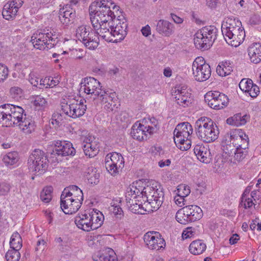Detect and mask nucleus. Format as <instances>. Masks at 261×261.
Returning a JSON list of instances; mask_svg holds the SVG:
<instances>
[{
    "mask_svg": "<svg viewBox=\"0 0 261 261\" xmlns=\"http://www.w3.org/2000/svg\"><path fill=\"white\" fill-rule=\"evenodd\" d=\"M172 94L175 97L176 96L182 97L190 93L188 92L186 86H178L175 87L174 90H172Z\"/></svg>",
    "mask_w": 261,
    "mask_h": 261,
    "instance_id": "obj_47",
    "label": "nucleus"
},
{
    "mask_svg": "<svg viewBox=\"0 0 261 261\" xmlns=\"http://www.w3.org/2000/svg\"><path fill=\"white\" fill-rule=\"evenodd\" d=\"M48 163V160L46 153L39 149H35L28 159L29 169L36 173H44L47 169Z\"/></svg>",
    "mask_w": 261,
    "mask_h": 261,
    "instance_id": "obj_9",
    "label": "nucleus"
},
{
    "mask_svg": "<svg viewBox=\"0 0 261 261\" xmlns=\"http://www.w3.org/2000/svg\"><path fill=\"white\" fill-rule=\"evenodd\" d=\"M124 161L120 153L114 152L108 154L105 159L106 168L112 175H115L124 167Z\"/></svg>",
    "mask_w": 261,
    "mask_h": 261,
    "instance_id": "obj_14",
    "label": "nucleus"
},
{
    "mask_svg": "<svg viewBox=\"0 0 261 261\" xmlns=\"http://www.w3.org/2000/svg\"><path fill=\"white\" fill-rule=\"evenodd\" d=\"M31 41L37 49L43 50L54 47L58 42V36L53 29L37 31L31 37Z\"/></svg>",
    "mask_w": 261,
    "mask_h": 261,
    "instance_id": "obj_4",
    "label": "nucleus"
},
{
    "mask_svg": "<svg viewBox=\"0 0 261 261\" xmlns=\"http://www.w3.org/2000/svg\"><path fill=\"white\" fill-rule=\"evenodd\" d=\"M259 93V87L255 84H253L252 83L251 84V86L250 87V89L248 92L249 95L253 98L256 97Z\"/></svg>",
    "mask_w": 261,
    "mask_h": 261,
    "instance_id": "obj_59",
    "label": "nucleus"
},
{
    "mask_svg": "<svg viewBox=\"0 0 261 261\" xmlns=\"http://www.w3.org/2000/svg\"><path fill=\"white\" fill-rule=\"evenodd\" d=\"M194 151L198 159L204 163H209L212 160V154L207 144H197L194 149Z\"/></svg>",
    "mask_w": 261,
    "mask_h": 261,
    "instance_id": "obj_24",
    "label": "nucleus"
},
{
    "mask_svg": "<svg viewBox=\"0 0 261 261\" xmlns=\"http://www.w3.org/2000/svg\"><path fill=\"white\" fill-rule=\"evenodd\" d=\"M206 249V244L201 240H196L191 243L189 247L190 252L193 255L203 253Z\"/></svg>",
    "mask_w": 261,
    "mask_h": 261,
    "instance_id": "obj_31",
    "label": "nucleus"
},
{
    "mask_svg": "<svg viewBox=\"0 0 261 261\" xmlns=\"http://www.w3.org/2000/svg\"><path fill=\"white\" fill-rule=\"evenodd\" d=\"M103 236H88L87 237V240L89 242V245L92 246L94 245H95L96 246H98L97 244L99 243V244L100 245L101 241L103 240Z\"/></svg>",
    "mask_w": 261,
    "mask_h": 261,
    "instance_id": "obj_56",
    "label": "nucleus"
},
{
    "mask_svg": "<svg viewBox=\"0 0 261 261\" xmlns=\"http://www.w3.org/2000/svg\"><path fill=\"white\" fill-rule=\"evenodd\" d=\"M192 125L184 122L176 125L174 130V141L177 147L181 150H187L191 146Z\"/></svg>",
    "mask_w": 261,
    "mask_h": 261,
    "instance_id": "obj_7",
    "label": "nucleus"
},
{
    "mask_svg": "<svg viewBox=\"0 0 261 261\" xmlns=\"http://www.w3.org/2000/svg\"><path fill=\"white\" fill-rule=\"evenodd\" d=\"M238 145H235L232 143V142L223 137L221 142L222 149L223 152L227 155L228 156H233L235 152L237 151Z\"/></svg>",
    "mask_w": 261,
    "mask_h": 261,
    "instance_id": "obj_32",
    "label": "nucleus"
},
{
    "mask_svg": "<svg viewBox=\"0 0 261 261\" xmlns=\"http://www.w3.org/2000/svg\"><path fill=\"white\" fill-rule=\"evenodd\" d=\"M76 38L89 49L96 48L99 42L97 32L89 26L81 25L76 29Z\"/></svg>",
    "mask_w": 261,
    "mask_h": 261,
    "instance_id": "obj_8",
    "label": "nucleus"
},
{
    "mask_svg": "<svg viewBox=\"0 0 261 261\" xmlns=\"http://www.w3.org/2000/svg\"><path fill=\"white\" fill-rule=\"evenodd\" d=\"M222 33L229 45L239 46L244 40L245 32L241 22L234 17H227L221 25Z\"/></svg>",
    "mask_w": 261,
    "mask_h": 261,
    "instance_id": "obj_2",
    "label": "nucleus"
},
{
    "mask_svg": "<svg viewBox=\"0 0 261 261\" xmlns=\"http://www.w3.org/2000/svg\"><path fill=\"white\" fill-rule=\"evenodd\" d=\"M154 133V127L152 126H145L137 122L133 125L130 134L134 139L142 141L147 139L148 134L150 135Z\"/></svg>",
    "mask_w": 261,
    "mask_h": 261,
    "instance_id": "obj_18",
    "label": "nucleus"
},
{
    "mask_svg": "<svg viewBox=\"0 0 261 261\" xmlns=\"http://www.w3.org/2000/svg\"><path fill=\"white\" fill-rule=\"evenodd\" d=\"M218 29L214 25L202 28L195 35L194 44L196 48L202 50L209 49L217 39Z\"/></svg>",
    "mask_w": 261,
    "mask_h": 261,
    "instance_id": "obj_5",
    "label": "nucleus"
},
{
    "mask_svg": "<svg viewBox=\"0 0 261 261\" xmlns=\"http://www.w3.org/2000/svg\"><path fill=\"white\" fill-rule=\"evenodd\" d=\"M100 17L99 16H97L96 13H92V15H90V20L92 25L94 28L93 30H98L100 23L103 22L102 20H100Z\"/></svg>",
    "mask_w": 261,
    "mask_h": 261,
    "instance_id": "obj_54",
    "label": "nucleus"
},
{
    "mask_svg": "<svg viewBox=\"0 0 261 261\" xmlns=\"http://www.w3.org/2000/svg\"><path fill=\"white\" fill-rule=\"evenodd\" d=\"M53 188L51 186L44 188L40 193V199L45 203H48L52 199Z\"/></svg>",
    "mask_w": 261,
    "mask_h": 261,
    "instance_id": "obj_43",
    "label": "nucleus"
},
{
    "mask_svg": "<svg viewBox=\"0 0 261 261\" xmlns=\"http://www.w3.org/2000/svg\"><path fill=\"white\" fill-rule=\"evenodd\" d=\"M19 160L18 154L17 152H10L4 156L3 161L7 167H11L15 165Z\"/></svg>",
    "mask_w": 261,
    "mask_h": 261,
    "instance_id": "obj_38",
    "label": "nucleus"
},
{
    "mask_svg": "<svg viewBox=\"0 0 261 261\" xmlns=\"http://www.w3.org/2000/svg\"><path fill=\"white\" fill-rule=\"evenodd\" d=\"M190 95L191 93L189 94L188 95H185L182 97H180V96H176L175 98L176 99V101L178 105L188 106L191 101Z\"/></svg>",
    "mask_w": 261,
    "mask_h": 261,
    "instance_id": "obj_55",
    "label": "nucleus"
},
{
    "mask_svg": "<svg viewBox=\"0 0 261 261\" xmlns=\"http://www.w3.org/2000/svg\"><path fill=\"white\" fill-rule=\"evenodd\" d=\"M144 196H142V202H147L154 210H158L162 205L164 193L162 189H155L152 187L147 186L144 188Z\"/></svg>",
    "mask_w": 261,
    "mask_h": 261,
    "instance_id": "obj_10",
    "label": "nucleus"
},
{
    "mask_svg": "<svg viewBox=\"0 0 261 261\" xmlns=\"http://www.w3.org/2000/svg\"><path fill=\"white\" fill-rule=\"evenodd\" d=\"M247 51L250 60L252 63L257 64L261 61V44L254 43L251 44L248 48Z\"/></svg>",
    "mask_w": 261,
    "mask_h": 261,
    "instance_id": "obj_28",
    "label": "nucleus"
},
{
    "mask_svg": "<svg viewBox=\"0 0 261 261\" xmlns=\"http://www.w3.org/2000/svg\"><path fill=\"white\" fill-rule=\"evenodd\" d=\"M92 258L93 261H118L116 252L109 247L94 253Z\"/></svg>",
    "mask_w": 261,
    "mask_h": 261,
    "instance_id": "obj_22",
    "label": "nucleus"
},
{
    "mask_svg": "<svg viewBox=\"0 0 261 261\" xmlns=\"http://www.w3.org/2000/svg\"><path fill=\"white\" fill-rule=\"evenodd\" d=\"M126 201L127 203H130V205H136V207H140L142 203L141 199H137V196L133 195L131 193L127 191L125 195Z\"/></svg>",
    "mask_w": 261,
    "mask_h": 261,
    "instance_id": "obj_46",
    "label": "nucleus"
},
{
    "mask_svg": "<svg viewBox=\"0 0 261 261\" xmlns=\"http://www.w3.org/2000/svg\"><path fill=\"white\" fill-rule=\"evenodd\" d=\"M84 177L91 185H97L99 181V173H97L96 169L92 166L86 169Z\"/></svg>",
    "mask_w": 261,
    "mask_h": 261,
    "instance_id": "obj_30",
    "label": "nucleus"
},
{
    "mask_svg": "<svg viewBox=\"0 0 261 261\" xmlns=\"http://www.w3.org/2000/svg\"><path fill=\"white\" fill-rule=\"evenodd\" d=\"M75 18V12L69 4L65 5L59 10V20L62 24L65 25L73 23Z\"/></svg>",
    "mask_w": 261,
    "mask_h": 261,
    "instance_id": "obj_23",
    "label": "nucleus"
},
{
    "mask_svg": "<svg viewBox=\"0 0 261 261\" xmlns=\"http://www.w3.org/2000/svg\"><path fill=\"white\" fill-rule=\"evenodd\" d=\"M46 248V242L43 239H39L37 241L35 251L37 253L42 252Z\"/></svg>",
    "mask_w": 261,
    "mask_h": 261,
    "instance_id": "obj_58",
    "label": "nucleus"
},
{
    "mask_svg": "<svg viewBox=\"0 0 261 261\" xmlns=\"http://www.w3.org/2000/svg\"><path fill=\"white\" fill-rule=\"evenodd\" d=\"M193 75L198 82H204L208 80L211 75V68L202 57H198L192 64Z\"/></svg>",
    "mask_w": 261,
    "mask_h": 261,
    "instance_id": "obj_11",
    "label": "nucleus"
},
{
    "mask_svg": "<svg viewBox=\"0 0 261 261\" xmlns=\"http://www.w3.org/2000/svg\"><path fill=\"white\" fill-rule=\"evenodd\" d=\"M98 36H100L101 38L107 42H115L114 40L113 39L114 34L113 33V31H112V29H102L99 30V32H97Z\"/></svg>",
    "mask_w": 261,
    "mask_h": 261,
    "instance_id": "obj_42",
    "label": "nucleus"
},
{
    "mask_svg": "<svg viewBox=\"0 0 261 261\" xmlns=\"http://www.w3.org/2000/svg\"><path fill=\"white\" fill-rule=\"evenodd\" d=\"M63 195L69 196L71 199H73L75 201H79L82 203L83 201V193L82 191L77 186L71 185L68 187L65 188L63 191Z\"/></svg>",
    "mask_w": 261,
    "mask_h": 261,
    "instance_id": "obj_29",
    "label": "nucleus"
},
{
    "mask_svg": "<svg viewBox=\"0 0 261 261\" xmlns=\"http://www.w3.org/2000/svg\"><path fill=\"white\" fill-rule=\"evenodd\" d=\"M46 99L40 95H37L34 100V105L36 110H40L45 108L46 105Z\"/></svg>",
    "mask_w": 261,
    "mask_h": 261,
    "instance_id": "obj_48",
    "label": "nucleus"
},
{
    "mask_svg": "<svg viewBox=\"0 0 261 261\" xmlns=\"http://www.w3.org/2000/svg\"><path fill=\"white\" fill-rule=\"evenodd\" d=\"M232 70V66L229 61L222 62L216 68L217 73L221 76L229 75Z\"/></svg>",
    "mask_w": 261,
    "mask_h": 261,
    "instance_id": "obj_34",
    "label": "nucleus"
},
{
    "mask_svg": "<svg viewBox=\"0 0 261 261\" xmlns=\"http://www.w3.org/2000/svg\"><path fill=\"white\" fill-rule=\"evenodd\" d=\"M10 245L11 248L20 249L22 247V239L20 235L17 232H14L10 239Z\"/></svg>",
    "mask_w": 261,
    "mask_h": 261,
    "instance_id": "obj_39",
    "label": "nucleus"
},
{
    "mask_svg": "<svg viewBox=\"0 0 261 261\" xmlns=\"http://www.w3.org/2000/svg\"><path fill=\"white\" fill-rule=\"evenodd\" d=\"M183 211L182 208L179 209L176 213L175 218L178 223L182 224H186L191 221L189 219L188 216L186 215V213Z\"/></svg>",
    "mask_w": 261,
    "mask_h": 261,
    "instance_id": "obj_45",
    "label": "nucleus"
},
{
    "mask_svg": "<svg viewBox=\"0 0 261 261\" xmlns=\"http://www.w3.org/2000/svg\"><path fill=\"white\" fill-rule=\"evenodd\" d=\"M73 113L71 117L76 118L83 116L86 110L87 107L81 101L79 103L77 100H73Z\"/></svg>",
    "mask_w": 261,
    "mask_h": 261,
    "instance_id": "obj_36",
    "label": "nucleus"
},
{
    "mask_svg": "<svg viewBox=\"0 0 261 261\" xmlns=\"http://www.w3.org/2000/svg\"><path fill=\"white\" fill-rule=\"evenodd\" d=\"M133 257L129 253H124L117 257L118 261H133Z\"/></svg>",
    "mask_w": 261,
    "mask_h": 261,
    "instance_id": "obj_63",
    "label": "nucleus"
},
{
    "mask_svg": "<svg viewBox=\"0 0 261 261\" xmlns=\"http://www.w3.org/2000/svg\"><path fill=\"white\" fill-rule=\"evenodd\" d=\"M224 137L231 141L232 143L238 145V147L248 149L249 138L241 129H231L229 133L226 134Z\"/></svg>",
    "mask_w": 261,
    "mask_h": 261,
    "instance_id": "obj_17",
    "label": "nucleus"
},
{
    "mask_svg": "<svg viewBox=\"0 0 261 261\" xmlns=\"http://www.w3.org/2000/svg\"><path fill=\"white\" fill-rule=\"evenodd\" d=\"M127 191L131 193L133 195L137 196V199H141L142 200V196H144V193L143 192L144 189L142 191H140L136 187L132 186V187L130 186L127 188Z\"/></svg>",
    "mask_w": 261,
    "mask_h": 261,
    "instance_id": "obj_52",
    "label": "nucleus"
},
{
    "mask_svg": "<svg viewBox=\"0 0 261 261\" xmlns=\"http://www.w3.org/2000/svg\"><path fill=\"white\" fill-rule=\"evenodd\" d=\"M10 186L5 182H0V196L7 194L10 191Z\"/></svg>",
    "mask_w": 261,
    "mask_h": 261,
    "instance_id": "obj_60",
    "label": "nucleus"
},
{
    "mask_svg": "<svg viewBox=\"0 0 261 261\" xmlns=\"http://www.w3.org/2000/svg\"><path fill=\"white\" fill-rule=\"evenodd\" d=\"M75 224L78 228H83L85 225L87 227H92V224L91 223L90 215L84 214L81 216L76 217L75 218Z\"/></svg>",
    "mask_w": 261,
    "mask_h": 261,
    "instance_id": "obj_37",
    "label": "nucleus"
},
{
    "mask_svg": "<svg viewBox=\"0 0 261 261\" xmlns=\"http://www.w3.org/2000/svg\"><path fill=\"white\" fill-rule=\"evenodd\" d=\"M80 84V92L93 96L94 99L98 98L100 95L106 91L101 88L100 82L94 77H87L83 79Z\"/></svg>",
    "mask_w": 261,
    "mask_h": 261,
    "instance_id": "obj_12",
    "label": "nucleus"
},
{
    "mask_svg": "<svg viewBox=\"0 0 261 261\" xmlns=\"http://www.w3.org/2000/svg\"><path fill=\"white\" fill-rule=\"evenodd\" d=\"M252 82L251 79H243L240 82L239 86L242 91L248 93Z\"/></svg>",
    "mask_w": 261,
    "mask_h": 261,
    "instance_id": "obj_49",
    "label": "nucleus"
},
{
    "mask_svg": "<svg viewBox=\"0 0 261 261\" xmlns=\"http://www.w3.org/2000/svg\"><path fill=\"white\" fill-rule=\"evenodd\" d=\"M248 151L247 149H243L241 147H238L237 151L235 152L233 156L234 159L239 162L242 161L247 155Z\"/></svg>",
    "mask_w": 261,
    "mask_h": 261,
    "instance_id": "obj_51",
    "label": "nucleus"
},
{
    "mask_svg": "<svg viewBox=\"0 0 261 261\" xmlns=\"http://www.w3.org/2000/svg\"><path fill=\"white\" fill-rule=\"evenodd\" d=\"M19 249H12L9 250L5 255L7 261H19L20 258Z\"/></svg>",
    "mask_w": 261,
    "mask_h": 261,
    "instance_id": "obj_44",
    "label": "nucleus"
},
{
    "mask_svg": "<svg viewBox=\"0 0 261 261\" xmlns=\"http://www.w3.org/2000/svg\"><path fill=\"white\" fill-rule=\"evenodd\" d=\"M22 0H12L9 1L4 6L2 15L7 20L13 19L16 16L18 9L22 6Z\"/></svg>",
    "mask_w": 261,
    "mask_h": 261,
    "instance_id": "obj_20",
    "label": "nucleus"
},
{
    "mask_svg": "<svg viewBox=\"0 0 261 261\" xmlns=\"http://www.w3.org/2000/svg\"><path fill=\"white\" fill-rule=\"evenodd\" d=\"M205 102L210 107L215 110H220L226 107L229 99L227 96L219 91H209L204 96Z\"/></svg>",
    "mask_w": 261,
    "mask_h": 261,
    "instance_id": "obj_13",
    "label": "nucleus"
},
{
    "mask_svg": "<svg viewBox=\"0 0 261 261\" xmlns=\"http://www.w3.org/2000/svg\"><path fill=\"white\" fill-rule=\"evenodd\" d=\"M118 11L119 7L116 6L111 0H102L95 1L89 6V14L92 15V13H96L97 16L100 17L103 22L110 21L115 18L114 12L111 8Z\"/></svg>",
    "mask_w": 261,
    "mask_h": 261,
    "instance_id": "obj_6",
    "label": "nucleus"
},
{
    "mask_svg": "<svg viewBox=\"0 0 261 261\" xmlns=\"http://www.w3.org/2000/svg\"><path fill=\"white\" fill-rule=\"evenodd\" d=\"M61 208L66 214H72L76 213L81 206V202L75 201L67 195H61Z\"/></svg>",
    "mask_w": 261,
    "mask_h": 261,
    "instance_id": "obj_19",
    "label": "nucleus"
},
{
    "mask_svg": "<svg viewBox=\"0 0 261 261\" xmlns=\"http://www.w3.org/2000/svg\"><path fill=\"white\" fill-rule=\"evenodd\" d=\"M249 117L247 115L242 116L241 113H238L227 119L228 124L234 126H240L246 123Z\"/></svg>",
    "mask_w": 261,
    "mask_h": 261,
    "instance_id": "obj_33",
    "label": "nucleus"
},
{
    "mask_svg": "<svg viewBox=\"0 0 261 261\" xmlns=\"http://www.w3.org/2000/svg\"><path fill=\"white\" fill-rule=\"evenodd\" d=\"M185 197H181V195L177 194L174 198L175 204L179 207H182L187 204V201Z\"/></svg>",
    "mask_w": 261,
    "mask_h": 261,
    "instance_id": "obj_61",
    "label": "nucleus"
},
{
    "mask_svg": "<svg viewBox=\"0 0 261 261\" xmlns=\"http://www.w3.org/2000/svg\"><path fill=\"white\" fill-rule=\"evenodd\" d=\"M128 23L126 18L122 15L114 18L113 23L110 25L115 38L114 41L118 42L124 39L127 34Z\"/></svg>",
    "mask_w": 261,
    "mask_h": 261,
    "instance_id": "obj_15",
    "label": "nucleus"
},
{
    "mask_svg": "<svg viewBox=\"0 0 261 261\" xmlns=\"http://www.w3.org/2000/svg\"><path fill=\"white\" fill-rule=\"evenodd\" d=\"M96 146V144L95 143L93 144L92 142L90 141V139H86V144L83 146L85 155L88 156L89 158L95 156L98 151Z\"/></svg>",
    "mask_w": 261,
    "mask_h": 261,
    "instance_id": "obj_35",
    "label": "nucleus"
},
{
    "mask_svg": "<svg viewBox=\"0 0 261 261\" xmlns=\"http://www.w3.org/2000/svg\"><path fill=\"white\" fill-rule=\"evenodd\" d=\"M40 85L45 86L46 88H53L58 85L59 83V81L58 77L54 79L52 77H46L43 79H41L39 81Z\"/></svg>",
    "mask_w": 261,
    "mask_h": 261,
    "instance_id": "obj_41",
    "label": "nucleus"
},
{
    "mask_svg": "<svg viewBox=\"0 0 261 261\" xmlns=\"http://www.w3.org/2000/svg\"><path fill=\"white\" fill-rule=\"evenodd\" d=\"M23 109L18 106L6 103L0 106V124L6 126L18 125L26 133L30 134L34 128V122L23 117Z\"/></svg>",
    "mask_w": 261,
    "mask_h": 261,
    "instance_id": "obj_1",
    "label": "nucleus"
},
{
    "mask_svg": "<svg viewBox=\"0 0 261 261\" xmlns=\"http://www.w3.org/2000/svg\"><path fill=\"white\" fill-rule=\"evenodd\" d=\"M156 31L161 35L169 37L174 32V25L169 21L160 19L156 25Z\"/></svg>",
    "mask_w": 261,
    "mask_h": 261,
    "instance_id": "obj_26",
    "label": "nucleus"
},
{
    "mask_svg": "<svg viewBox=\"0 0 261 261\" xmlns=\"http://www.w3.org/2000/svg\"><path fill=\"white\" fill-rule=\"evenodd\" d=\"M91 221H92L91 224L94 228H99L101 227L103 223L104 216L101 213L98 214L96 213L90 216Z\"/></svg>",
    "mask_w": 261,
    "mask_h": 261,
    "instance_id": "obj_40",
    "label": "nucleus"
},
{
    "mask_svg": "<svg viewBox=\"0 0 261 261\" xmlns=\"http://www.w3.org/2000/svg\"><path fill=\"white\" fill-rule=\"evenodd\" d=\"M115 95L114 92L106 90L104 93L100 95L98 98L101 103L103 105L104 109L108 112H112L115 110L116 107L114 101Z\"/></svg>",
    "mask_w": 261,
    "mask_h": 261,
    "instance_id": "obj_25",
    "label": "nucleus"
},
{
    "mask_svg": "<svg viewBox=\"0 0 261 261\" xmlns=\"http://www.w3.org/2000/svg\"><path fill=\"white\" fill-rule=\"evenodd\" d=\"M198 235L196 229H184L182 232L181 237L183 240L193 239Z\"/></svg>",
    "mask_w": 261,
    "mask_h": 261,
    "instance_id": "obj_53",
    "label": "nucleus"
},
{
    "mask_svg": "<svg viewBox=\"0 0 261 261\" xmlns=\"http://www.w3.org/2000/svg\"><path fill=\"white\" fill-rule=\"evenodd\" d=\"M195 128L197 135L203 142H213L218 138L219 134L218 127L209 118L203 117L198 119L195 122Z\"/></svg>",
    "mask_w": 261,
    "mask_h": 261,
    "instance_id": "obj_3",
    "label": "nucleus"
},
{
    "mask_svg": "<svg viewBox=\"0 0 261 261\" xmlns=\"http://www.w3.org/2000/svg\"><path fill=\"white\" fill-rule=\"evenodd\" d=\"M55 149L53 153L62 156L74 155L75 149L72 144L69 141L57 140L55 141Z\"/></svg>",
    "mask_w": 261,
    "mask_h": 261,
    "instance_id": "obj_21",
    "label": "nucleus"
},
{
    "mask_svg": "<svg viewBox=\"0 0 261 261\" xmlns=\"http://www.w3.org/2000/svg\"><path fill=\"white\" fill-rule=\"evenodd\" d=\"M143 240L148 248L151 250H158L166 246L164 239L157 231H150L146 232L144 235Z\"/></svg>",
    "mask_w": 261,
    "mask_h": 261,
    "instance_id": "obj_16",
    "label": "nucleus"
},
{
    "mask_svg": "<svg viewBox=\"0 0 261 261\" xmlns=\"http://www.w3.org/2000/svg\"><path fill=\"white\" fill-rule=\"evenodd\" d=\"M70 101L61 103V110L66 115L69 117Z\"/></svg>",
    "mask_w": 261,
    "mask_h": 261,
    "instance_id": "obj_62",
    "label": "nucleus"
},
{
    "mask_svg": "<svg viewBox=\"0 0 261 261\" xmlns=\"http://www.w3.org/2000/svg\"><path fill=\"white\" fill-rule=\"evenodd\" d=\"M184 212L188 216L191 222L199 220L202 216V211L201 208L196 205H188L182 207Z\"/></svg>",
    "mask_w": 261,
    "mask_h": 261,
    "instance_id": "obj_27",
    "label": "nucleus"
},
{
    "mask_svg": "<svg viewBox=\"0 0 261 261\" xmlns=\"http://www.w3.org/2000/svg\"><path fill=\"white\" fill-rule=\"evenodd\" d=\"M8 68L4 64L0 63V82H3L8 75Z\"/></svg>",
    "mask_w": 261,
    "mask_h": 261,
    "instance_id": "obj_57",
    "label": "nucleus"
},
{
    "mask_svg": "<svg viewBox=\"0 0 261 261\" xmlns=\"http://www.w3.org/2000/svg\"><path fill=\"white\" fill-rule=\"evenodd\" d=\"M177 194H179L181 195V197H185L188 196L191 192L190 187L185 184H181L179 185L177 187Z\"/></svg>",
    "mask_w": 261,
    "mask_h": 261,
    "instance_id": "obj_50",
    "label": "nucleus"
},
{
    "mask_svg": "<svg viewBox=\"0 0 261 261\" xmlns=\"http://www.w3.org/2000/svg\"><path fill=\"white\" fill-rule=\"evenodd\" d=\"M113 212L117 218H121L122 216H123V211L119 206L116 205L114 206Z\"/></svg>",
    "mask_w": 261,
    "mask_h": 261,
    "instance_id": "obj_64",
    "label": "nucleus"
}]
</instances>
